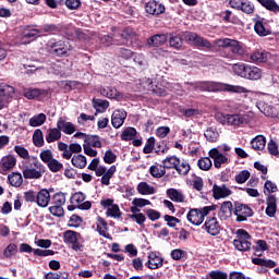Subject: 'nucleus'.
Instances as JSON below:
<instances>
[{
  "label": "nucleus",
  "instance_id": "nucleus-1",
  "mask_svg": "<svg viewBox=\"0 0 279 279\" xmlns=\"http://www.w3.org/2000/svg\"><path fill=\"white\" fill-rule=\"evenodd\" d=\"M185 88L187 90H201L207 93H236L239 95L250 93V90L241 85H230L219 82H196V83H185Z\"/></svg>",
  "mask_w": 279,
  "mask_h": 279
},
{
  "label": "nucleus",
  "instance_id": "nucleus-2",
  "mask_svg": "<svg viewBox=\"0 0 279 279\" xmlns=\"http://www.w3.org/2000/svg\"><path fill=\"white\" fill-rule=\"evenodd\" d=\"M22 173L25 180H40L45 174V165L38 157H31L29 161H24Z\"/></svg>",
  "mask_w": 279,
  "mask_h": 279
},
{
  "label": "nucleus",
  "instance_id": "nucleus-3",
  "mask_svg": "<svg viewBox=\"0 0 279 279\" xmlns=\"http://www.w3.org/2000/svg\"><path fill=\"white\" fill-rule=\"evenodd\" d=\"M211 210H215L213 206L190 209L186 215L187 221H190L192 226H202L204 223V219L210 215Z\"/></svg>",
  "mask_w": 279,
  "mask_h": 279
},
{
  "label": "nucleus",
  "instance_id": "nucleus-4",
  "mask_svg": "<svg viewBox=\"0 0 279 279\" xmlns=\"http://www.w3.org/2000/svg\"><path fill=\"white\" fill-rule=\"evenodd\" d=\"M236 239L233 240V246L238 252H250L252 250V242L250 240L252 236L245 229H239L236 232Z\"/></svg>",
  "mask_w": 279,
  "mask_h": 279
},
{
  "label": "nucleus",
  "instance_id": "nucleus-5",
  "mask_svg": "<svg viewBox=\"0 0 279 279\" xmlns=\"http://www.w3.org/2000/svg\"><path fill=\"white\" fill-rule=\"evenodd\" d=\"M63 241L68 245H72L74 252H82L84 244H82V234L73 230H66L63 233Z\"/></svg>",
  "mask_w": 279,
  "mask_h": 279
},
{
  "label": "nucleus",
  "instance_id": "nucleus-6",
  "mask_svg": "<svg viewBox=\"0 0 279 279\" xmlns=\"http://www.w3.org/2000/svg\"><path fill=\"white\" fill-rule=\"evenodd\" d=\"M46 49L49 51V53H52V56H66V53H69L66 44H64L62 40L53 38L48 40Z\"/></svg>",
  "mask_w": 279,
  "mask_h": 279
},
{
  "label": "nucleus",
  "instance_id": "nucleus-7",
  "mask_svg": "<svg viewBox=\"0 0 279 279\" xmlns=\"http://www.w3.org/2000/svg\"><path fill=\"white\" fill-rule=\"evenodd\" d=\"M95 173L97 178H101V184H104L105 186H110V180H112V177L114 175V173H117V166H111L109 169L104 166H99L95 170Z\"/></svg>",
  "mask_w": 279,
  "mask_h": 279
},
{
  "label": "nucleus",
  "instance_id": "nucleus-8",
  "mask_svg": "<svg viewBox=\"0 0 279 279\" xmlns=\"http://www.w3.org/2000/svg\"><path fill=\"white\" fill-rule=\"evenodd\" d=\"M202 229L205 230L207 234H210V236H219L221 233V223H219L217 217H208Z\"/></svg>",
  "mask_w": 279,
  "mask_h": 279
},
{
  "label": "nucleus",
  "instance_id": "nucleus-9",
  "mask_svg": "<svg viewBox=\"0 0 279 279\" xmlns=\"http://www.w3.org/2000/svg\"><path fill=\"white\" fill-rule=\"evenodd\" d=\"M70 202L80 210H90V208H93V203H90V201H86V194L83 192L74 193L71 196Z\"/></svg>",
  "mask_w": 279,
  "mask_h": 279
},
{
  "label": "nucleus",
  "instance_id": "nucleus-10",
  "mask_svg": "<svg viewBox=\"0 0 279 279\" xmlns=\"http://www.w3.org/2000/svg\"><path fill=\"white\" fill-rule=\"evenodd\" d=\"M43 36V31L36 26H25L22 34V43L24 45H29V43L36 40V38Z\"/></svg>",
  "mask_w": 279,
  "mask_h": 279
},
{
  "label": "nucleus",
  "instance_id": "nucleus-11",
  "mask_svg": "<svg viewBox=\"0 0 279 279\" xmlns=\"http://www.w3.org/2000/svg\"><path fill=\"white\" fill-rule=\"evenodd\" d=\"M184 38L186 43H190V45H194V47H204L205 49H210L213 47L210 41H208L204 37H201L196 33L187 32L185 33Z\"/></svg>",
  "mask_w": 279,
  "mask_h": 279
},
{
  "label": "nucleus",
  "instance_id": "nucleus-12",
  "mask_svg": "<svg viewBox=\"0 0 279 279\" xmlns=\"http://www.w3.org/2000/svg\"><path fill=\"white\" fill-rule=\"evenodd\" d=\"M220 123L222 125H243L247 123V118L242 114H221Z\"/></svg>",
  "mask_w": 279,
  "mask_h": 279
},
{
  "label": "nucleus",
  "instance_id": "nucleus-13",
  "mask_svg": "<svg viewBox=\"0 0 279 279\" xmlns=\"http://www.w3.org/2000/svg\"><path fill=\"white\" fill-rule=\"evenodd\" d=\"M233 213L236 216V221H247V217L254 215L252 208L243 203H235Z\"/></svg>",
  "mask_w": 279,
  "mask_h": 279
},
{
  "label": "nucleus",
  "instance_id": "nucleus-14",
  "mask_svg": "<svg viewBox=\"0 0 279 279\" xmlns=\"http://www.w3.org/2000/svg\"><path fill=\"white\" fill-rule=\"evenodd\" d=\"M20 252L26 253V254H32L33 252L35 256H41V257L53 256V254H56L53 250L33 248L27 243H22L20 245Z\"/></svg>",
  "mask_w": 279,
  "mask_h": 279
},
{
  "label": "nucleus",
  "instance_id": "nucleus-15",
  "mask_svg": "<svg viewBox=\"0 0 279 279\" xmlns=\"http://www.w3.org/2000/svg\"><path fill=\"white\" fill-rule=\"evenodd\" d=\"M163 264L165 258H162L159 253L150 252L148 253V260L145 263V267L148 269H160Z\"/></svg>",
  "mask_w": 279,
  "mask_h": 279
},
{
  "label": "nucleus",
  "instance_id": "nucleus-16",
  "mask_svg": "<svg viewBox=\"0 0 279 279\" xmlns=\"http://www.w3.org/2000/svg\"><path fill=\"white\" fill-rule=\"evenodd\" d=\"M51 192H53L52 189H43L37 192L36 204L39 208H47V206H49V202H51Z\"/></svg>",
  "mask_w": 279,
  "mask_h": 279
},
{
  "label": "nucleus",
  "instance_id": "nucleus-17",
  "mask_svg": "<svg viewBox=\"0 0 279 279\" xmlns=\"http://www.w3.org/2000/svg\"><path fill=\"white\" fill-rule=\"evenodd\" d=\"M165 4L156 1L150 0L145 4V11L147 14H153L155 16H159V14H165Z\"/></svg>",
  "mask_w": 279,
  "mask_h": 279
},
{
  "label": "nucleus",
  "instance_id": "nucleus-18",
  "mask_svg": "<svg viewBox=\"0 0 279 279\" xmlns=\"http://www.w3.org/2000/svg\"><path fill=\"white\" fill-rule=\"evenodd\" d=\"M125 119H128V112L123 109H118L114 110L112 116H111V125L116 129L119 130L125 123Z\"/></svg>",
  "mask_w": 279,
  "mask_h": 279
},
{
  "label": "nucleus",
  "instance_id": "nucleus-19",
  "mask_svg": "<svg viewBox=\"0 0 279 279\" xmlns=\"http://www.w3.org/2000/svg\"><path fill=\"white\" fill-rule=\"evenodd\" d=\"M13 167H16V157L12 155L4 156L0 161V173L5 175L8 171H12Z\"/></svg>",
  "mask_w": 279,
  "mask_h": 279
},
{
  "label": "nucleus",
  "instance_id": "nucleus-20",
  "mask_svg": "<svg viewBox=\"0 0 279 279\" xmlns=\"http://www.w3.org/2000/svg\"><path fill=\"white\" fill-rule=\"evenodd\" d=\"M209 158H213L216 169H221V165H226V162H228V157L221 154V151H219V148L210 149Z\"/></svg>",
  "mask_w": 279,
  "mask_h": 279
},
{
  "label": "nucleus",
  "instance_id": "nucleus-21",
  "mask_svg": "<svg viewBox=\"0 0 279 279\" xmlns=\"http://www.w3.org/2000/svg\"><path fill=\"white\" fill-rule=\"evenodd\" d=\"M121 40L117 39V37H111L112 43L114 45H125V40H132V38H136V32L132 27H126L120 35Z\"/></svg>",
  "mask_w": 279,
  "mask_h": 279
},
{
  "label": "nucleus",
  "instance_id": "nucleus-22",
  "mask_svg": "<svg viewBox=\"0 0 279 279\" xmlns=\"http://www.w3.org/2000/svg\"><path fill=\"white\" fill-rule=\"evenodd\" d=\"M168 90H173V84L162 81L160 85L153 86L150 93L157 95L158 97H167Z\"/></svg>",
  "mask_w": 279,
  "mask_h": 279
},
{
  "label": "nucleus",
  "instance_id": "nucleus-23",
  "mask_svg": "<svg viewBox=\"0 0 279 279\" xmlns=\"http://www.w3.org/2000/svg\"><path fill=\"white\" fill-rule=\"evenodd\" d=\"M213 193L215 199H226V197H230L232 195V191L226 186V184L213 186Z\"/></svg>",
  "mask_w": 279,
  "mask_h": 279
},
{
  "label": "nucleus",
  "instance_id": "nucleus-24",
  "mask_svg": "<svg viewBox=\"0 0 279 279\" xmlns=\"http://www.w3.org/2000/svg\"><path fill=\"white\" fill-rule=\"evenodd\" d=\"M96 231L99 233L100 236H104V239L112 241V235L108 233V222L101 217L97 218Z\"/></svg>",
  "mask_w": 279,
  "mask_h": 279
},
{
  "label": "nucleus",
  "instance_id": "nucleus-25",
  "mask_svg": "<svg viewBox=\"0 0 279 279\" xmlns=\"http://www.w3.org/2000/svg\"><path fill=\"white\" fill-rule=\"evenodd\" d=\"M57 128L59 129V132H63V134H74L75 132V124L73 122H66L63 118H59L57 121Z\"/></svg>",
  "mask_w": 279,
  "mask_h": 279
},
{
  "label": "nucleus",
  "instance_id": "nucleus-26",
  "mask_svg": "<svg viewBox=\"0 0 279 279\" xmlns=\"http://www.w3.org/2000/svg\"><path fill=\"white\" fill-rule=\"evenodd\" d=\"M254 31L257 33V36H269L271 34V31L267 27V22L260 17L255 21Z\"/></svg>",
  "mask_w": 279,
  "mask_h": 279
},
{
  "label": "nucleus",
  "instance_id": "nucleus-27",
  "mask_svg": "<svg viewBox=\"0 0 279 279\" xmlns=\"http://www.w3.org/2000/svg\"><path fill=\"white\" fill-rule=\"evenodd\" d=\"M47 95V90L40 88H26L23 92V96L26 99H38V97H43Z\"/></svg>",
  "mask_w": 279,
  "mask_h": 279
},
{
  "label": "nucleus",
  "instance_id": "nucleus-28",
  "mask_svg": "<svg viewBox=\"0 0 279 279\" xmlns=\"http://www.w3.org/2000/svg\"><path fill=\"white\" fill-rule=\"evenodd\" d=\"M256 108L262 114H265V117H276V109L263 100L256 102Z\"/></svg>",
  "mask_w": 279,
  "mask_h": 279
},
{
  "label": "nucleus",
  "instance_id": "nucleus-29",
  "mask_svg": "<svg viewBox=\"0 0 279 279\" xmlns=\"http://www.w3.org/2000/svg\"><path fill=\"white\" fill-rule=\"evenodd\" d=\"M167 43V35L157 34L148 38L147 45L148 47H162Z\"/></svg>",
  "mask_w": 279,
  "mask_h": 279
},
{
  "label": "nucleus",
  "instance_id": "nucleus-30",
  "mask_svg": "<svg viewBox=\"0 0 279 279\" xmlns=\"http://www.w3.org/2000/svg\"><path fill=\"white\" fill-rule=\"evenodd\" d=\"M166 195L171 202H175L177 204H182V202H184V194L180 190L168 189Z\"/></svg>",
  "mask_w": 279,
  "mask_h": 279
},
{
  "label": "nucleus",
  "instance_id": "nucleus-31",
  "mask_svg": "<svg viewBox=\"0 0 279 279\" xmlns=\"http://www.w3.org/2000/svg\"><path fill=\"white\" fill-rule=\"evenodd\" d=\"M277 199L275 195H270L267 198L266 215L267 217H276Z\"/></svg>",
  "mask_w": 279,
  "mask_h": 279
},
{
  "label": "nucleus",
  "instance_id": "nucleus-32",
  "mask_svg": "<svg viewBox=\"0 0 279 279\" xmlns=\"http://www.w3.org/2000/svg\"><path fill=\"white\" fill-rule=\"evenodd\" d=\"M251 145L255 151H263V149H265V145H267V138L263 135H257L251 141Z\"/></svg>",
  "mask_w": 279,
  "mask_h": 279
},
{
  "label": "nucleus",
  "instance_id": "nucleus-33",
  "mask_svg": "<svg viewBox=\"0 0 279 279\" xmlns=\"http://www.w3.org/2000/svg\"><path fill=\"white\" fill-rule=\"evenodd\" d=\"M16 254H19V246L15 243H10L3 250L2 256L0 255V258H14Z\"/></svg>",
  "mask_w": 279,
  "mask_h": 279
},
{
  "label": "nucleus",
  "instance_id": "nucleus-34",
  "mask_svg": "<svg viewBox=\"0 0 279 279\" xmlns=\"http://www.w3.org/2000/svg\"><path fill=\"white\" fill-rule=\"evenodd\" d=\"M137 193H140V195H155L156 187L149 185L147 182H140L137 184Z\"/></svg>",
  "mask_w": 279,
  "mask_h": 279
},
{
  "label": "nucleus",
  "instance_id": "nucleus-35",
  "mask_svg": "<svg viewBox=\"0 0 279 279\" xmlns=\"http://www.w3.org/2000/svg\"><path fill=\"white\" fill-rule=\"evenodd\" d=\"M229 49L234 56H245V47L239 40L231 39Z\"/></svg>",
  "mask_w": 279,
  "mask_h": 279
},
{
  "label": "nucleus",
  "instance_id": "nucleus-36",
  "mask_svg": "<svg viewBox=\"0 0 279 279\" xmlns=\"http://www.w3.org/2000/svg\"><path fill=\"white\" fill-rule=\"evenodd\" d=\"M269 58V52L265 50H257L251 54L252 62H255L257 64L266 62Z\"/></svg>",
  "mask_w": 279,
  "mask_h": 279
},
{
  "label": "nucleus",
  "instance_id": "nucleus-37",
  "mask_svg": "<svg viewBox=\"0 0 279 279\" xmlns=\"http://www.w3.org/2000/svg\"><path fill=\"white\" fill-rule=\"evenodd\" d=\"M62 138V132L57 128L49 129L46 135L47 143H56V141H60Z\"/></svg>",
  "mask_w": 279,
  "mask_h": 279
},
{
  "label": "nucleus",
  "instance_id": "nucleus-38",
  "mask_svg": "<svg viewBox=\"0 0 279 279\" xmlns=\"http://www.w3.org/2000/svg\"><path fill=\"white\" fill-rule=\"evenodd\" d=\"M8 180L9 184L15 189H19V186L23 185V174H21V172H12L8 175Z\"/></svg>",
  "mask_w": 279,
  "mask_h": 279
},
{
  "label": "nucleus",
  "instance_id": "nucleus-39",
  "mask_svg": "<svg viewBox=\"0 0 279 279\" xmlns=\"http://www.w3.org/2000/svg\"><path fill=\"white\" fill-rule=\"evenodd\" d=\"M93 107L95 108L96 112H106V110L110 108V101L99 99V98H94Z\"/></svg>",
  "mask_w": 279,
  "mask_h": 279
},
{
  "label": "nucleus",
  "instance_id": "nucleus-40",
  "mask_svg": "<svg viewBox=\"0 0 279 279\" xmlns=\"http://www.w3.org/2000/svg\"><path fill=\"white\" fill-rule=\"evenodd\" d=\"M45 121H47V116L45 113H38L32 117L28 123L31 128H40V125H45Z\"/></svg>",
  "mask_w": 279,
  "mask_h": 279
},
{
  "label": "nucleus",
  "instance_id": "nucleus-41",
  "mask_svg": "<svg viewBox=\"0 0 279 279\" xmlns=\"http://www.w3.org/2000/svg\"><path fill=\"white\" fill-rule=\"evenodd\" d=\"M263 72L257 66L247 65L245 80H260Z\"/></svg>",
  "mask_w": 279,
  "mask_h": 279
},
{
  "label": "nucleus",
  "instance_id": "nucleus-42",
  "mask_svg": "<svg viewBox=\"0 0 279 279\" xmlns=\"http://www.w3.org/2000/svg\"><path fill=\"white\" fill-rule=\"evenodd\" d=\"M100 95L107 97L108 99H117L119 97V90L112 86L101 87Z\"/></svg>",
  "mask_w": 279,
  "mask_h": 279
},
{
  "label": "nucleus",
  "instance_id": "nucleus-43",
  "mask_svg": "<svg viewBox=\"0 0 279 279\" xmlns=\"http://www.w3.org/2000/svg\"><path fill=\"white\" fill-rule=\"evenodd\" d=\"M52 206H63L66 204V193L57 192L52 197L50 196Z\"/></svg>",
  "mask_w": 279,
  "mask_h": 279
},
{
  "label": "nucleus",
  "instance_id": "nucleus-44",
  "mask_svg": "<svg viewBox=\"0 0 279 279\" xmlns=\"http://www.w3.org/2000/svg\"><path fill=\"white\" fill-rule=\"evenodd\" d=\"M13 150L15 154H17V156H20V158L25 160V162H29L31 158H36V156H29V150L21 145L14 146Z\"/></svg>",
  "mask_w": 279,
  "mask_h": 279
},
{
  "label": "nucleus",
  "instance_id": "nucleus-45",
  "mask_svg": "<svg viewBox=\"0 0 279 279\" xmlns=\"http://www.w3.org/2000/svg\"><path fill=\"white\" fill-rule=\"evenodd\" d=\"M33 143L35 147H43L45 145V135H43V130L37 129L34 131Z\"/></svg>",
  "mask_w": 279,
  "mask_h": 279
},
{
  "label": "nucleus",
  "instance_id": "nucleus-46",
  "mask_svg": "<svg viewBox=\"0 0 279 279\" xmlns=\"http://www.w3.org/2000/svg\"><path fill=\"white\" fill-rule=\"evenodd\" d=\"M175 171L180 175H189V171H191V165L187 163L184 159H179V163L177 165Z\"/></svg>",
  "mask_w": 279,
  "mask_h": 279
},
{
  "label": "nucleus",
  "instance_id": "nucleus-47",
  "mask_svg": "<svg viewBox=\"0 0 279 279\" xmlns=\"http://www.w3.org/2000/svg\"><path fill=\"white\" fill-rule=\"evenodd\" d=\"M162 165L165 169H177L178 165H180V158L175 156L167 157L162 160Z\"/></svg>",
  "mask_w": 279,
  "mask_h": 279
},
{
  "label": "nucleus",
  "instance_id": "nucleus-48",
  "mask_svg": "<svg viewBox=\"0 0 279 279\" xmlns=\"http://www.w3.org/2000/svg\"><path fill=\"white\" fill-rule=\"evenodd\" d=\"M73 167L76 169H84L86 167V156L84 155H74L71 159Z\"/></svg>",
  "mask_w": 279,
  "mask_h": 279
},
{
  "label": "nucleus",
  "instance_id": "nucleus-49",
  "mask_svg": "<svg viewBox=\"0 0 279 279\" xmlns=\"http://www.w3.org/2000/svg\"><path fill=\"white\" fill-rule=\"evenodd\" d=\"M169 45L173 49H180V47H182V45H184V41L182 40V36L178 35V34H173V33L170 34Z\"/></svg>",
  "mask_w": 279,
  "mask_h": 279
},
{
  "label": "nucleus",
  "instance_id": "nucleus-50",
  "mask_svg": "<svg viewBox=\"0 0 279 279\" xmlns=\"http://www.w3.org/2000/svg\"><path fill=\"white\" fill-rule=\"evenodd\" d=\"M253 265H259V267H269V269H274L276 267V262L271 259H263L260 257H255L252 259Z\"/></svg>",
  "mask_w": 279,
  "mask_h": 279
},
{
  "label": "nucleus",
  "instance_id": "nucleus-51",
  "mask_svg": "<svg viewBox=\"0 0 279 279\" xmlns=\"http://www.w3.org/2000/svg\"><path fill=\"white\" fill-rule=\"evenodd\" d=\"M39 29L41 32V36L43 34H60V26L56 24H45L40 26Z\"/></svg>",
  "mask_w": 279,
  "mask_h": 279
},
{
  "label": "nucleus",
  "instance_id": "nucleus-52",
  "mask_svg": "<svg viewBox=\"0 0 279 279\" xmlns=\"http://www.w3.org/2000/svg\"><path fill=\"white\" fill-rule=\"evenodd\" d=\"M149 173L150 175H153V178H162L165 175V173H167V170L165 168V166H151L149 168Z\"/></svg>",
  "mask_w": 279,
  "mask_h": 279
},
{
  "label": "nucleus",
  "instance_id": "nucleus-53",
  "mask_svg": "<svg viewBox=\"0 0 279 279\" xmlns=\"http://www.w3.org/2000/svg\"><path fill=\"white\" fill-rule=\"evenodd\" d=\"M197 167L202 171H210V169L213 167V160H210V158H208V157H202L197 161Z\"/></svg>",
  "mask_w": 279,
  "mask_h": 279
},
{
  "label": "nucleus",
  "instance_id": "nucleus-54",
  "mask_svg": "<svg viewBox=\"0 0 279 279\" xmlns=\"http://www.w3.org/2000/svg\"><path fill=\"white\" fill-rule=\"evenodd\" d=\"M263 8L269 10L270 12H279V5L274 0H257Z\"/></svg>",
  "mask_w": 279,
  "mask_h": 279
},
{
  "label": "nucleus",
  "instance_id": "nucleus-55",
  "mask_svg": "<svg viewBox=\"0 0 279 279\" xmlns=\"http://www.w3.org/2000/svg\"><path fill=\"white\" fill-rule=\"evenodd\" d=\"M205 137L209 143H217V140L219 138V131L215 128H208L205 131Z\"/></svg>",
  "mask_w": 279,
  "mask_h": 279
},
{
  "label": "nucleus",
  "instance_id": "nucleus-56",
  "mask_svg": "<svg viewBox=\"0 0 279 279\" xmlns=\"http://www.w3.org/2000/svg\"><path fill=\"white\" fill-rule=\"evenodd\" d=\"M85 145H88L89 147H101V140L98 135H89L85 138Z\"/></svg>",
  "mask_w": 279,
  "mask_h": 279
},
{
  "label": "nucleus",
  "instance_id": "nucleus-57",
  "mask_svg": "<svg viewBox=\"0 0 279 279\" xmlns=\"http://www.w3.org/2000/svg\"><path fill=\"white\" fill-rule=\"evenodd\" d=\"M14 95V87L0 83V97H12Z\"/></svg>",
  "mask_w": 279,
  "mask_h": 279
},
{
  "label": "nucleus",
  "instance_id": "nucleus-58",
  "mask_svg": "<svg viewBox=\"0 0 279 279\" xmlns=\"http://www.w3.org/2000/svg\"><path fill=\"white\" fill-rule=\"evenodd\" d=\"M247 65L245 63H235L233 65V71L236 75H239L240 77H244L247 76Z\"/></svg>",
  "mask_w": 279,
  "mask_h": 279
},
{
  "label": "nucleus",
  "instance_id": "nucleus-59",
  "mask_svg": "<svg viewBox=\"0 0 279 279\" xmlns=\"http://www.w3.org/2000/svg\"><path fill=\"white\" fill-rule=\"evenodd\" d=\"M107 217H111L113 219L121 218V209L119 208V205H112L107 209L106 213Z\"/></svg>",
  "mask_w": 279,
  "mask_h": 279
},
{
  "label": "nucleus",
  "instance_id": "nucleus-60",
  "mask_svg": "<svg viewBox=\"0 0 279 279\" xmlns=\"http://www.w3.org/2000/svg\"><path fill=\"white\" fill-rule=\"evenodd\" d=\"M244 14H254V3H252L250 0H243L240 9Z\"/></svg>",
  "mask_w": 279,
  "mask_h": 279
},
{
  "label": "nucleus",
  "instance_id": "nucleus-61",
  "mask_svg": "<svg viewBox=\"0 0 279 279\" xmlns=\"http://www.w3.org/2000/svg\"><path fill=\"white\" fill-rule=\"evenodd\" d=\"M136 136V129L134 128H126L121 135L122 141H134Z\"/></svg>",
  "mask_w": 279,
  "mask_h": 279
},
{
  "label": "nucleus",
  "instance_id": "nucleus-62",
  "mask_svg": "<svg viewBox=\"0 0 279 279\" xmlns=\"http://www.w3.org/2000/svg\"><path fill=\"white\" fill-rule=\"evenodd\" d=\"M267 150L270 156H275V158H279V149H278V143L276 141L270 140L267 144Z\"/></svg>",
  "mask_w": 279,
  "mask_h": 279
},
{
  "label": "nucleus",
  "instance_id": "nucleus-63",
  "mask_svg": "<svg viewBox=\"0 0 279 279\" xmlns=\"http://www.w3.org/2000/svg\"><path fill=\"white\" fill-rule=\"evenodd\" d=\"M251 173L247 170H242L235 175L236 184H245L250 178Z\"/></svg>",
  "mask_w": 279,
  "mask_h": 279
},
{
  "label": "nucleus",
  "instance_id": "nucleus-64",
  "mask_svg": "<svg viewBox=\"0 0 279 279\" xmlns=\"http://www.w3.org/2000/svg\"><path fill=\"white\" fill-rule=\"evenodd\" d=\"M40 160L48 166V163L53 159V151L51 149L43 150L39 154Z\"/></svg>",
  "mask_w": 279,
  "mask_h": 279
}]
</instances>
